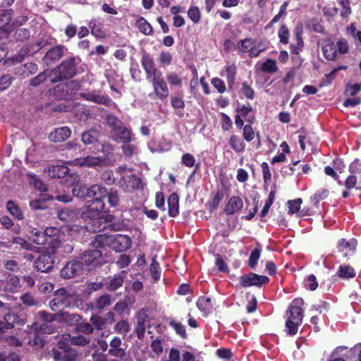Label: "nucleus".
<instances>
[{
    "label": "nucleus",
    "instance_id": "nucleus-1",
    "mask_svg": "<svg viewBox=\"0 0 361 361\" xmlns=\"http://www.w3.org/2000/svg\"><path fill=\"white\" fill-rule=\"evenodd\" d=\"M131 244L130 238L122 234L111 235L99 234L90 243V245L94 247H103L106 245H111L112 248L118 252L127 250L131 247Z\"/></svg>",
    "mask_w": 361,
    "mask_h": 361
},
{
    "label": "nucleus",
    "instance_id": "nucleus-2",
    "mask_svg": "<svg viewBox=\"0 0 361 361\" xmlns=\"http://www.w3.org/2000/svg\"><path fill=\"white\" fill-rule=\"evenodd\" d=\"M304 303L302 298H295L287 310L286 327L288 329L287 334L290 336L298 333V328L302 322L304 311L302 307Z\"/></svg>",
    "mask_w": 361,
    "mask_h": 361
},
{
    "label": "nucleus",
    "instance_id": "nucleus-3",
    "mask_svg": "<svg viewBox=\"0 0 361 361\" xmlns=\"http://www.w3.org/2000/svg\"><path fill=\"white\" fill-rule=\"evenodd\" d=\"M80 63L78 56H71L63 60L54 70L55 78L52 82H56L73 78L77 73V66Z\"/></svg>",
    "mask_w": 361,
    "mask_h": 361
},
{
    "label": "nucleus",
    "instance_id": "nucleus-4",
    "mask_svg": "<svg viewBox=\"0 0 361 361\" xmlns=\"http://www.w3.org/2000/svg\"><path fill=\"white\" fill-rule=\"evenodd\" d=\"M49 355L56 361H76L79 357L78 351L72 348L68 341L63 337L58 341L56 347L50 350Z\"/></svg>",
    "mask_w": 361,
    "mask_h": 361
},
{
    "label": "nucleus",
    "instance_id": "nucleus-5",
    "mask_svg": "<svg viewBox=\"0 0 361 361\" xmlns=\"http://www.w3.org/2000/svg\"><path fill=\"white\" fill-rule=\"evenodd\" d=\"M56 297L49 301V307L54 312H63V308H71L75 306L76 295L69 293L65 288L59 289Z\"/></svg>",
    "mask_w": 361,
    "mask_h": 361
},
{
    "label": "nucleus",
    "instance_id": "nucleus-6",
    "mask_svg": "<svg viewBox=\"0 0 361 361\" xmlns=\"http://www.w3.org/2000/svg\"><path fill=\"white\" fill-rule=\"evenodd\" d=\"M99 248L85 250L77 257L84 270L90 271L95 267L101 265L99 259L102 253Z\"/></svg>",
    "mask_w": 361,
    "mask_h": 361
},
{
    "label": "nucleus",
    "instance_id": "nucleus-7",
    "mask_svg": "<svg viewBox=\"0 0 361 361\" xmlns=\"http://www.w3.org/2000/svg\"><path fill=\"white\" fill-rule=\"evenodd\" d=\"M56 258V250L47 248L42 252L35 261V268L38 271L48 273L54 267Z\"/></svg>",
    "mask_w": 361,
    "mask_h": 361
},
{
    "label": "nucleus",
    "instance_id": "nucleus-8",
    "mask_svg": "<svg viewBox=\"0 0 361 361\" xmlns=\"http://www.w3.org/2000/svg\"><path fill=\"white\" fill-rule=\"evenodd\" d=\"M80 89V82L73 80L57 85L54 90L61 99L71 100Z\"/></svg>",
    "mask_w": 361,
    "mask_h": 361
},
{
    "label": "nucleus",
    "instance_id": "nucleus-9",
    "mask_svg": "<svg viewBox=\"0 0 361 361\" xmlns=\"http://www.w3.org/2000/svg\"><path fill=\"white\" fill-rule=\"evenodd\" d=\"M240 286L243 288H248L250 286L262 287L269 281V279L267 276L258 275L255 273L250 272L249 274H243L239 278Z\"/></svg>",
    "mask_w": 361,
    "mask_h": 361
},
{
    "label": "nucleus",
    "instance_id": "nucleus-10",
    "mask_svg": "<svg viewBox=\"0 0 361 361\" xmlns=\"http://www.w3.org/2000/svg\"><path fill=\"white\" fill-rule=\"evenodd\" d=\"M150 79L156 97L160 100L166 99L169 95V90L162 73L155 75Z\"/></svg>",
    "mask_w": 361,
    "mask_h": 361
},
{
    "label": "nucleus",
    "instance_id": "nucleus-11",
    "mask_svg": "<svg viewBox=\"0 0 361 361\" xmlns=\"http://www.w3.org/2000/svg\"><path fill=\"white\" fill-rule=\"evenodd\" d=\"M84 269L77 257L66 263L61 269L60 276L64 279L75 278L82 274Z\"/></svg>",
    "mask_w": 361,
    "mask_h": 361
},
{
    "label": "nucleus",
    "instance_id": "nucleus-12",
    "mask_svg": "<svg viewBox=\"0 0 361 361\" xmlns=\"http://www.w3.org/2000/svg\"><path fill=\"white\" fill-rule=\"evenodd\" d=\"M140 62L147 79H150L155 75H159L161 73L158 68H156V64L153 57L145 50L142 51Z\"/></svg>",
    "mask_w": 361,
    "mask_h": 361
},
{
    "label": "nucleus",
    "instance_id": "nucleus-13",
    "mask_svg": "<svg viewBox=\"0 0 361 361\" xmlns=\"http://www.w3.org/2000/svg\"><path fill=\"white\" fill-rule=\"evenodd\" d=\"M66 50L63 45H56L47 51L43 57V62L47 66H51L56 63L63 55Z\"/></svg>",
    "mask_w": 361,
    "mask_h": 361
},
{
    "label": "nucleus",
    "instance_id": "nucleus-14",
    "mask_svg": "<svg viewBox=\"0 0 361 361\" xmlns=\"http://www.w3.org/2000/svg\"><path fill=\"white\" fill-rule=\"evenodd\" d=\"M44 235L47 237L48 247L47 248H53L56 250L59 247L61 240V231L56 227H48L44 231Z\"/></svg>",
    "mask_w": 361,
    "mask_h": 361
},
{
    "label": "nucleus",
    "instance_id": "nucleus-15",
    "mask_svg": "<svg viewBox=\"0 0 361 361\" xmlns=\"http://www.w3.org/2000/svg\"><path fill=\"white\" fill-rule=\"evenodd\" d=\"M82 97L89 102H92L98 104H103L104 106H110L112 99L106 94H99L96 91L83 93L81 94Z\"/></svg>",
    "mask_w": 361,
    "mask_h": 361
},
{
    "label": "nucleus",
    "instance_id": "nucleus-16",
    "mask_svg": "<svg viewBox=\"0 0 361 361\" xmlns=\"http://www.w3.org/2000/svg\"><path fill=\"white\" fill-rule=\"evenodd\" d=\"M122 341L118 336H114L110 341L109 355L117 358L123 359L126 357V350L121 347Z\"/></svg>",
    "mask_w": 361,
    "mask_h": 361
},
{
    "label": "nucleus",
    "instance_id": "nucleus-17",
    "mask_svg": "<svg viewBox=\"0 0 361 361\" xmlns=\"http://www.w3.org/2000/svg\"><path fill=\"white\" fill-rule=\"evenodd\" d=\"M322 50L324 56L328 61H335L336 59L337 50L331 37L325 38L323 40Z\"/></svg>",
    "mask_w": 361,
    "mask_h": 361
},
{
    "label": "nucleus",
    "instance_id": "nucleus-18",
    "mask_svg": "<svg viewBox=\"0 0 361 361\" xmlns=\"http://www.w3.org/2000/svg\"><path fill=\"white\" fill-rule=\"evenodd\" d=\"M19 321V317L15 313H7L4 315V321L0 322V338H4V334L8 330L14 327V324Z\"/></svg>",
    "mask_w": 361,
    "mask_h": 361
},
{
    "label": "nucleus",
    "instance_id": "nucleus-19",
    "mask_svg": "<svg viewBox=\"0 0 361 361\" xmlns=\"http://www.w3.org/2000/svg\"><path fill=\"white\" fill-rule=\"evenodd\" d=\"M71 135V130L67 126H62L55 128L49 135V139L54 142H61Z\"/></svg>",
    "mask_w": 361,
    "mask_h": 361
},
{
    "label": "nucleus",
    "instance_id": "nucleus-20",
    "mask_svg": "<svg viewBox=\"0 0 361 361\" xmlns=\"http://www.w3.org/2000/svg\"><path fill=\"white\" fill-rule=\"evenodd\" d=\"M38 67L36 63H27L16 67L14 69V73L21 78H26L30 75L36 73Z\"/></svg>",
    "mask_w": 361,
    "mask_h": 361
},
{
    "label": "nucleus",
    "instance_id": "nucleus-21",
    "mask_svg": "<svg viewBox=\"0 0 361 361\" xmlns=\"http://www.w3.org/2000/svg\"><path fill=\"white\" fill-rule=\"evenodd\" d=\"M121 186L125 190L130 191L142 187V180L135 174L123 176Z\"/></svg>",
    "mask_w": 361,
    "mask_h": 361
},
{
    "label": "nucleus",
    "instance_id": "nucleus-22",
    "mask_svg": "<svg viewBox=\"0 0 361 361\" xmlns=\"http://www.w3.org/2000/svg\"><path fill=\"white\" fill-rule=\"evenodd\" d=\"M243 207V202L241 197L232 196L229 198L224 209V212L228 215H232L240 210Z\"/></svg>",
    "mask_w": 361,
    "mask_h": 361
},
{
    "label": "nucleus",
    "instance_id": "nucleus-23",
    "mask_svg": "<svg viewBox=\"0 0 361 361\" xmlns=\"http://www.w3.org/2000/svg\"><path fill=\"white\" fill-rule=\"evenodd\" d=\"M236 115L245 118L247 123L253 124L255 121V115L251 105L243 104L235 109Z\"/></svg>",
    "mask_w": 361,
    "mask_h": 361
},
{
    "label": "nucleus",
    "instance_id": "nucleus-24",
    "mask_svg": "<svg viewBox=\"0 0 361 361\" xmlns=\"http://www.w3.org/2000/svg\"><path fill=\"white\" fill-rule=\"evenodd\" d=\"M112 137L117 142L129 143L132 140V132L123 124L119 128V130H115L111 133Z\"/></svg>",
    "mask_w": 361,
    "mask_h": 361
},
{
    "label": "nucleus",
    "instance_id": "nucleus-25",
    "mask_svg": "<svg viewBox=\"0 0 361 361\" xmlns=\"http://www.w3.org/2000/svg\"><path fill=\"white\" fill-rule=\"evenodd\" d=\"M82 316L79 314L60 312L59 322H62L67 326L76 327L79 322L82 320Z\"/></svg>",
    "mask_w": 361,
    "mask_h": 361
},
{
    "label": "nucleus",
    "instance_id": "nucleus-26",
    "mask_svg": "<svg viewBox=\"0 0 361 361\" xmlns=\"http://www.w3.org/2000/svg\"><path fill=\"white\" fill-rule=\"evenodd\" d=\"M168 214L171 217H176L179 214V197L173 192L168 197Z\"/></svg>",
    "mask_w": 361,
    "mask_h": 361
},
{
    "label": "nucleus",
    "instance_id": "nucleus-27",
    "mask_svg": "<svg viewBox=\"0 0 361 361\" xmlns=\"http://www.w3.org/2000/svg\"><path fill=\"white\" fill-rule=\"evenodd\" d=\"M102 159L97 157L87 156L77 158L73 161V164L80 167H94L101 164Z\"/></svg>",
    "mask_w": 361,
    "mask_h": 361
},
{
    "label": "nucleus",
    "instance_id": "nucleus-28",
    "mask_svg": "<svg viewBox=\"0 0 361 361\" xmlns=\"http://www.w3.org/2000/svg\"><path fill=\"white\" fill-rule=\"evenodd\" d=\"M89 195L87 197L92 200L105 199L107 195V190L101 185L95 184L89 187Z\"/></svg>",
    "mask_w": 361,
    "mask_h": 361
},
{
    "label": "nucleus",
    "instance_id": "nucleus-29",
    "mask_svg": "<svg viewBox=\"0 0 361 361\" xmlns=\"http://www.w3.org/2000/svg\"><path fill=\"white\" fill-rule=\"evenodd\" d=\"M225 193L226 192L224 188L219 189L216 192L212 200L209 201L207 204V207L209 212H213L219 207L220 202L222 201L225 195H227Z\"/></svg>",
    "mask_w": 361,
    "mask_h": 361
},
{
    "label": "nucleus",
    "instance_id": "nucleus-30",
    "mask_svg": "<svg viewBox=\"0 0 361 361\" xmlns=\"http://www.w3.org/2000/svg\"><path fill=\"white\" fill-rule=\"evenodd\" d=\"M62 337L64 339L68 340V343L73 345L84 347V346L89 345L90 343V338L85 337V336L80 335V334L72 336H71V334H63L62 336Z\"/></svg>",
    "mask_w": 361,
    "mask_h": 361
},
{
    "label": "nucleus",
    "instance_id": "nucleus-31",
    "mask_svg": "<svg viewBox=\"0 0 361 361\" xmlns=\"http://www.w3.org/2000/svg\"><path fill=\"white\" fill-rule=\"evenodd\" d=\"M69 172V169L63 165H52L49 167L48 176L51 178L65 177Z\"/></svg>",
    "mask_w": 361,
    "mask_h": 361
},
{
    "label": "nucleus",
    "instance_id": "nucleus-32",
    "mask_svg": "<svg viewBox=\"0 0 361 361\" xmlns=\"http://www.w3.org/2000/svg\"><path fill=\"white\" fill-rule=\"evenodd\" d=\"M90 29V33L97 39H104L106 37V32L102 30L101 24L98 23L96 18H92L87 23Z\"/></svg>",
    "mask_w": 361,
    "mask_h": 361
},
{
    "label": "nucleus",
    "instance_id": "nucleus-33",
    "mask_svg": "<svg viewBox=\"0 0 361 361\" xmlns=\"http://www.w3.org/2000/svg\"><path fill=\"white\" fill-rule=\"evenodd\" d=\"M306 27L314 32L324 34L325 27L322 24V20H319L316 18H312L305 22Z\"/></svg>",
    "mask_w": 361,
    "mask_h": 361
},
{
    "label": "nucleus",
    "instance_id": "nucleus-34",
    "mask_svg": "<svg viewBox=\"0 0 361 361\" xmlns=\"http://www.w3.org/2000/svg\"><path fill=\"white\" fill-rule=\"evenodd\" d=\"M196 305L204 316H207L212 310V300L208 297H200L196 302Z\"/></svg>",
    "mask_w": 361,
    "mask_h": 361
},
{
    "label": "nucleus",
    "instance_id": "nucleus-35",
    "mask_svg": "<svg viewBox=\"0 0 361 361\" xmlns=\"http://www.w3.org/2000/svg\"><path fill=\"white\" fill-rule=\"evenodd\" d=\"M88 212H93L92 216H97L102 212L105 208L104 199L89 201L87 205Z\"/></svg>",
    "mask_w": 361,
    "mask_h": 361
},
{
    "label": "nucleus",
    "instance_id": "nucleus-36",
    "mask_svg": "<svg viewBox=\"0 0 361 361\" xmlns=\"http://www.w3.org/2000/svg\"><path fill=\"white\" fill-rule=\"evenodd\" d=\"M99 131L94 129H90L82 133L81 139L85 145H88L96 142L99 139Z\"/></svg>",
    "mask_w": 361,
    "mask_h": 361
},
{
    "label": "nucleus",
    "instance_id": "nucleus-37",
    "mask_svg": "<svg viewBox=\"0 0 361 361\" xmlns=\"http://www.w3.org/2000/svg\"><path fill=\"white\" fill-rule=\"evenodd\" d=\"M337 276L343 279H353L356 276V271L350 265H341L338 267Z\"/></svg>",
    "mask_w": 361,
    "mask_h": 361
},
{
    "label": "nucleus",
    "instance_id": "nucleus-38",
    "mask_svg": "<svg viewBox=\"0 0 361 361\" xmlns=\"http://www.w3.org/2000/svg\"><path fill=\"white\" fill-rule=\"evenodd\" d=\"M28 344L35 349H39L44 347V339L41 333L35 331L30 334Z\"/></svg>",
    "mask_w": 361,
    "mask_h": 361
},
{
    "label": "nucleus",
    "instance_id": "nucleus-39",
    "mask_svg": "<svg viewBox=\"0 0 361 361\" xmlns=\"http://www.w3.org/2000/svg\"><path fill=\"white\" fill-rule=\"evenodd\" d=\"M231 147L237 153H241L245 151V144L243 140L236 135H232L229 139Z\"/></svg>",
    "mask_w": 361,
    "mask_h": 361
},
{
    "label": "nucleus",
    "instance_id": "nucleus-40",
    "mask_svg": "<svg viewBox=\"0 0 361 361\" xmlns=\"http://www.w3.org/2000/svg\"><path fill=\"white\" fill-rule=\"evenodd\" d=\"M135 25L140 32L145 35H151L153 32V28L150 23L143 17H140L135 22Z\"/></svg>",
    "mask_w": 361,
    "mask_h": 361
},
{
    "label": "nucleus",
    "instance_id": "nucleus-41",
    "mask_svg": "<svg viewBox=\"0 0 361 361\" xmlns=\"http://www.w3.org/2000/svg\"><path fill=\"white\" fill-rule=\"evenodd\" d=\"M13 37L16 42H25L30 38V30L24 27L13 28Z\"/></svg>",
    "mask_w": 361,
    "mask_h": 361
},
{
    "label": "nucleus",
    "instance_id": "nucleus-42",
    "mask_svg": "<svg viewBox=\"0 0 361 361\" xmlns=\"http://www.w3.org/2000/svg\"><path fill=\"white\" fill-rule=\"evenodd\" d=\"M124 274L125 271H122L120 274H116L112 279L110 280L108 284V289L110 291H114L117 290L118 288L122 286L124 281Z\"/></svg>",
    "mask_w": 361,
    "mask_h": 361
},
{
    "label": "nucleus",
    "instance_id": "nucleus-43",
    "mask_svg": "<svg viewBox=\"0 0 361 361\" xmlns=\"http://www.w3.org/2000/svg\"><path fill=\"white\" fill-rule=\"evenodd\" d=\"M256 41L250 37L241 39L238 42V48L241 52L247 53L255 48Z\"/></svg>",
    "mask_w": 361,
    "mask_h": 361
},
{
    "label": "nucleus",
    "instance_id": "nucleus-44",
    "mask_svg": "<svg viewBox=\"0 0 361 361\" xmlns=\"http://www.w3.org/2000/svg\"><path fill=\"white\" fill-rule=\"evenodd\" d=\"M31 238L34 243L41 245H47L48 243L47 237L44 235V231H38L35 228L31 231Z\"/></svg>",
    "mask_w": 361,
    "mask_h": 361
},
{
    "label": "nucleus",
    "instance_id": "nucleus-45",
    "mask_svg": "<svg viewBox=\"0 0 361 361\" xmlns=\"http://www.w3.org/2000/svg\"><path fill=\"white\" fill-rule=\"evenodd\" d=\"M357 245V241L355 238L350 240L345 239H341L338 242V249L340 252H343L344 250L348 249L349 250H355Z\"/></svg>",
    "mask_w": 361,
    "mask_h": 361
},
{
    "label": "nucleus",
    "instance_id": "nucleus-46",
    "mask_svg": "<svg viewBox=\"0 0 361 361\" xmlns=\"http://www.w3.org/2000/svg\"><path fill=\"white\" fill-rule=\"evenodd\" d=\"M262 248L260 244L251 252L248 259V265L251 269H255L261 256Z\"/></svg>",
    "mask_w": 361,
    "mask_h": 361
},
{
    "label": "nucleus",
    "instance_id": "nucleus-47",
    "mask_svg": "<svg viewBox=\"0 0 361 361\" xmlns=\"http://www.w3.org/2000/svg\"><path fill=\"white\" fill-rule=\"evenodd\" d=\"M6 209L10 214L18 220L23 219V214L19 207L12 200H9L6 203Z\"/></svg>",
    "mask_w": 361,
    "mask_h": 361
},
{
    "label": "nucleus",
    "instance_id": "nucleus-48",
    "mask_svg": "<svg viewBox=\"0 0 361 361\" xmlns=\"http://www.w3.org/2000/svg\"><path fill=\"white\" fill-rule=\"evenodd\" d=\"M279 70L276 61L272 59H267L261 66V71L265 73H274Z\"/></svg>",
    "mask_w": 361,
    "mask_h": 361
},
{
    "label": "nucleus",
    "instance_id": "nucleus-49",
    "mask_svg": "<svg viewBox=\"0 0 361 361\" xmlns=\"http://www.w3.org/2000/svg\"><path fill=\"white\" fill-rule=\"evenodd\" d=\"M44 44H45L43 41H37L34 44H30L27 45L21 51H23L25 54L33 55L34 54L38 52L40 49H42L44 47Z\"/></svg>",
    "mask_w": 361,
    "mask_h": 361
},
{
    "label": "nucleus",
    "instance_id": "nucleus-50",
    "mask_svg": "<svg viewBox=\"0 0 361 361\" xmlns=\"http://www.w3.org/2000/svg\"><path fill=\"white\" fill-rule=\"evenodd\" d=\"M13 9H4L0 13V28L8 25L12 19Z\"/></svg>",
    "mask_w": 361,
    "mask_h": 361
},
{
    "label": "nucleus",
    "instance_id": "nucleus-51",
    "mask_svg": "<svg viewBox=\"0 0 361 361\" xmlns=\"http://www.w3.org/2000/svg\"><path fill=\"white\" fill-rule=\"evenodd\" d=\"M106 121L107 125L111 128V133L115 130H119V128L123 124L121 120L113 114L107 115Z\"/></svg>",
    "mask_w": 361,
    "mask_h": 361
},
{
    "label": "nucleus",
    "instance_id": "nucleus-52",
    "mask_svg": "<svg viewBox=\"0 0 361 361\" xmlns=\"http://www.w3.org/2000/svg\"><path fill=\"white\" fill-rule=\"evenodd\" d=\"M94 328L90 323L88 322H80L78 324L77 326L75 327V331L77 333H82L84 334L90 335L93 334Z\"/></svg>",
    "mask_w": 361,
    "mask_h": 361
},
{
    "label": "nucleus",
    "instance_id": "nucleus-53",
    "mask_svg": "<svg viewBox=\"0 0 361 361\" xmlns=\"http://www.w3.org/2000/svg\"><path fill=\"white\" fill-rule=\"evenodd\" d=\"M111 303L110 295L105 294L98 298L94 303L97 310L101 311Z\"/></svg>",
    "mask_w": 361,
    "mask_h": 361
},
{
    "label": "nucleus",
    "instance_id": "nucleus-54",
    "mask_svg": "<svg viewBox=\"0 0 361 361\" xmlns=\"http://www.w3.org/2000/svg\"><path fill=\"white\" fill-rule=\"evenodd\" d=\"M226 80L230 88H232L235 83L236 75V66L235 65L226 66Z\"/></svg>",
    "mask_w": 361,
    "mask_h": 361
},
{
    "label": "nucleus",
    "instance_id": "nucleus-55",
    "mask_svg": "<svg viewBox=\"0 0 361 361\" xmlns=\"http://www.w3.org/2000/svg\"><path fill=\"white\" fill-rule=\"evenodd\" d=\"M158 61L160 66H169L173 61V55L168 51H161L159 54Z\"/></svg>",
    "mask_w": 361,
    "mask_h": 361
},
{
    "label": "nucleus",
    "instance_id": "nucleus-56",
    "mask_svg": "<svg viewBox=\"0 0 361 361\" xmlns=\"http://www.w3.org/2000/svg\"><path fill=\"white\" fill-rule=\"evenodd\" d=\"M279 42L281 44H287L289 42L290 32L286 25H282L278 31Z\"/></svg>",
    "mask_w": 361,
    "mask_h": 361
},
{
    "label": "nucleus",
    "instance_id": "nucleus-57",
    "mask_svg": "<svg viewBox=\"0 0 361 361\" xmlns=\"http://www.w3.org/2000/svg\"><path fill=\"white\" fill-rule=\"evenodd\" d=\"M149 271L151 276L154 281H158L161 276V269L159 262L156 260L155 257L152 259Z\"/></svg>",
    "mask_w": 361,
    "mask_h": 361
},
{
    "label": "nucleus",
    "instance_id": "nucleus-58",
    "mask_svg": "<svg viewBox=\"0 0 361 361\" xmlns=\"http://www.w3.org/2000/svg\"><path fill=\"white\" fill-rule=\"evenodd\" d=\"M106 197L111 207H115L118 205L120 199L117 190L111 188L109 192L107 191Z\"/></svg>",
    "mask_w": 361,
    "mask_h": 361
},
{
    "label": "nucleus",
    "instance_id": "nucleus-59",
    "mask_svg": "<svg viewBox=\"0 0 361 361\" xmlns=\"http://www.w3.org/2000/svg\"><path fill=\"white\" fill-rule=\"evenodd\" d=\"M38 315L42 320L46 322H51L54 321L59 322L60 312L51 314L47 311H40L39 312Z\"/></svg>",
    "mask_w": 361,
    "mask_h": 361
},
{
    "label": "nucleus",
    "instance_id": "nucleus-60",
    "mask_svg": "<svg viewBox=\"0 0 361 361\" xmlns=\"http://www.w3.org/2000/svg\"><path fill=\"white\" fill-rule=\"evenodd\" d=\"M28 179L30 180L35 188L39 190L42 192H46L47 190V185L39 180L37 176L34 173L27 174Z\"/></svg>",
    "mask_w": 361,
    "mask_h": 361
},
{
    "label": "nucleus",
    "instance_id": "nucleus-61",
    "mask_svg": "<svg viewBox=\"0 0 361 361\" xmlns=\"http://www.w3.org/2000/svg\"><path fill=\"white\" fill-rule=\"evenodd\" d=\"M90 322L98 331L102 330L106 324V321H105L104 317L97 314H92L90 319Z\"/></svg>",
    "mask_w": 361,
    "mask_h": 361
},
{
    "label": "nucleus",
    "instance_id": "nucleus-62",
    "mask_svg": "<svg viewBox=\"0 0 361 361\" xmlns=\"http://www.w3.org/2000/svg\"><path fill=\"white\" fill-rule=\"evenodd\" d=\"M169 325L175 330L177 334L180 335L183 338H186L187 333L184 325L174 320L170 321Z\"/></svg>",
    "mask_w": 361,
    "mask_h": 361
},
{
    "label": "nucleus",
    "instance_id": "nucleus-63",
    "mask_svg": "<svg viewBox=\"0 0 361 361\" xmlns=\"http://www.w3.org/2000/svg\"><path fill=\"white\" fill-rule=\"evenodd\" d=\"M89 191V188L80 185H75L72 189L73 195L80 198L87 197Z\"/></svg>",
    "mask_w": 361,
    "mask_h": 361
},
{
    "label": "nucleus",
    "instance_id": "nucleus-64",
    "mask_svg": "<svg viewBox=\"0 0 361 361\" xmlns=\"http://www.w3.org/2000/svg\"><path fill=\"white\" fill-rule=\"evenodd\" d=\"M188 18L193 23L197 24L200 21L201 13L197 6H192L188 11Z\"/></svg>",
    "mask_w": 361,
    "mask_h": 361
}]
</instances>
